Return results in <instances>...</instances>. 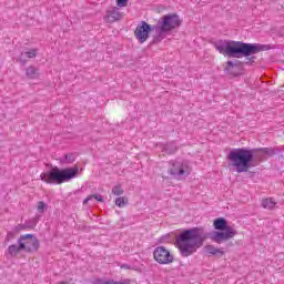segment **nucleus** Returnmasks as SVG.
<instances>
[{"mask_svg": "<svg viewBox=\"0 0 284 284\" xmlns=\"http://www.w3.org/2000/svg\"><path fill=\"white\" fill-rule=\"evenodd\" d=\"M215 50L223 54V57H229L231 59H246L245 64L252 65L258 52H266L271 49L268 44L261 43H246L243 41H233V40H217L213 43Z\"/></svg>", "mask_w": 284, "mask_h": 284, "instance_id": "1", "label": "nucleus"}, {"mask_svg": "<svg viewBox=\"0 0 284 284\" xmlns=\"http://www.w3.org/2000/svg\"><path fill=\"white\" fill-rule=\"evenodd\" d=\"M232 168H235L237 174L247 172L250 168H256L258 163L267 161L265 153L258 149L239 148L233 149L226 156Z\"/></svg>", "mask_w": 284, "mask_h": 284, "instance_id": "2", "label": "nucleus"}, {"mask_svg": "<svg viewBox=\"0 0 284 284\" xmlns=\"http://www.w3.org/2000/svg\"><path fill=\"white\" fill-rule=\"evenodd\" d=\"M203 243H205V233L200 227L184 230L175 239V247L184 257L192 256L199 247H203Z\"/></svg>", "mask_w": 284, "mask_h": 284, "instance_id": "3", "label": "nucleus"}, {"mask_svg": "<svg viewBox=\"0 0 284 284\" xmlns=\"http://www.w3.org/2000/svg\"><path fill=\"white\" fill-rule=\"evenodd\" d=\"M77 176H79V166L67 169H59L58 166H54L50 171L40 174V179L50 185L54 183L57 185H61V183L72 181V179H77Z\"/></svg>", "mask_w": 284, "mask_h": 284, "instance_id": "4", "label": "nucleus"}, {"mask_svg": "<svg viewBox=\"0 0 284 284\" xmlns=\"http://www.w3.org/2000/svg\"><path fill=\"white\" fill-rule=\"evenodd\" d=\"M181 26V18H179V14L176 13H169L163 16L159 22L156 28V34L153 36V40L151 43L158 44L168 37L169 32H172V30H176Z\"/></svg>", "mask_w": 284, "mask_h": 284, "instance_id": "5", "label": "nucleus"}, {"mask_svg": "<svg viewBox=\"0 0 284 284\" xmlns=\"http://www.w3.org/2000/svg\"><path fill=\"white\" fill-rule=\"evenodd\" d=\"M213 226L215 230L219 231L212 232L209 235V239H211L213 243H217L219 245H221V243H225V241H230V239H234V236L239 234V232L234 227L227 225V220H225L224 217L215 219L213 222Z\"/></svg>", "mask_w": 284, "mask_h": 284, "instance_id": "6", "label": "nucleus"}, {"mask_svg": "<svg viewBox=\"0 0 284 284\" xmlns=\"http://www.w3.org/2000/svg\"><path fill=\"white\" fill-rule=\"evenodd\" d=\"M151 32H155L156 34V26L152 27L148 24V22L142 21L141 24H139L134 31L135 39H138L140 43H145V41L150 39Z\"/></svg>", "mask_w": 284, "mask_h": 284, "instance_id": "7", "label": "nucleus"}, {"mask_svg": "<svg viewBox=\"0 0 284 284\" xmlns=\"http://www.w3.org/2000/svg\"><path fill=\"white\" fill-rule=\"evenodd\" d=\"M18 243L24 252H38L39 250V240L32 234L21 235Z\"/></svg>", "mask_w": 284, "mask_h": 284, "instance_id": "8", "label": "nucleus"}, {"mask_svg": "<svg viewBox=\"0 0 284 284\" xmlns=\"http://www.w3.org/2000/svg\"><path fill=\"white\" fill-rule=\"evenodd\" d=\"M153 258L160 265H170V263H174V255H172L165 246L155 247Z\"/></svg>", "mask_w": 284, "mask_h": 284, "instance_id": "9", "label": "nucleus"}, {"mask_svg": "<svg viewBox=\"0 0 284 284\" xmlns=\"http://www.w3.org/2000/svg\"><path fill=\"white\" fill-rule=\"evenodd\" d=\"M169 172L171 176H174L178 181H181V179L190 176V166L187 165V163L175 161L172 163V166L170 168Z\"/></svg>", "mask_w": 284, "mask_h": 284, "instance_id": "10", "label": "nucleus"}, {"mask_svg": "<svg viewBox=\"0 0 284 284\" xmlns=\"http://www.w3.org/2000/svg\"><path fill=\"white\" fill-rule=\"evenodd\" d=\"M119 19H121V12H119V8L113 7L106 10V14L104 17L106 23H114L115 21H119Z\"/></svg>", "mask_w": 284, "mask_h": 284, "instance_id": "11", "label": "nucleus"}, {"mask_svg": "<svg viewBox=\"0 0 284 284\" xmlns=\"http://www.w3.org/2000/svg\"><path fill=\"white\" fill-rule=\"evenodd\" d=\"M204 252L205 254H207L209 256H224L225 251L214 246V245H205L204 246Z\"/></svg>", "mask_w": 284, "mask_h": 284, "instance_id": "12", "label": "nucleus"}, {"mask_svg": "<svg viewBox=\"0 0 284 284\" xmlns=\"http://www.w3.org/2000/svg\"><path fill=\"white\" fill-rule=\"evenodd\" d=\"M37 57V49H33L31 51L22 52L19 61L22 62V65H26L27 60L26 59H34Z\"/></svg>", "mask_w": 284, "mask_h": 284, "instance_id": "13", "label": "nucleus"}, {"mask_svg": "<svg viewBox=\"0 0 284 284\" xmlns=\"http://www.w3.org/2000/svg\"><path fill=\"white\" fill-rule=\"evenodd\" d=\"M241 65H243V62H241L240 60H235L233 61H227L225 64V72H227L229 74H232V70H234V68H241Z\"/></svg>", "mask_w": 284, "mask_h": 284, "instance_id": "14", "label": "nucleus"}, {"mask_svg": "<svg viewBox=\"0 0 284 284\" xmlns=\"http://www.w3.org/2000/svg\"><path fill=\"white\" fill-rule=\"evenodd\" d=\"M23 248H21V244L19 243V245H16V244H11L6 254L9 255V256H17V254H19V252H21Z\"/></svg>", "mask_w": 284, "mask_h": 284, "instance_id": "15", "label": "nucleus"}, {"mask_svg": "<svg viewBox=\"0 0 284 284\" xmlns=\"http://www.w3.org/2000/svg\"><path fill=\"white\" fill-rule=\"evenodd\" d=\"M27 77L28 79H39V69L34 67L27 68Z\"/></svg>", "mask_w": 284, "mask_h": 284, "instance_id": "16", "label": "nucleus"}, {"mask_svg": "<svg viewBox=\"0 0 284 284\" xmlns=\"http://www.w3.org/2000/svg\"><path fill=\"white\" fill-rule=\"evenodd\" d=\"M276 202H274L273 199H265L262 201V207H264V210H274Z\"/></svg>", "mask_w": 284, "mask_h": 284, "instance_id": "17", "label": "nucleus"}, {"mask_svg": "<svg viewBox=\"0 0 284 284\" xmlns=\"http://www.w3.org/2000/svg\"><path fill=\"white\" fill-rule=\"evenodd\" d=\"M258 152H263L265 154L266 159L267 156H274L276 154V151L273 148H261L258 149Z\"/></svg>", "mask_w": 284, "mask_h": 284, "instance_id": "18", "label": "nucleus"}, {"mask_svg": "<svg viewBox=\"0 0 284 284\" xmlns=\"http://www.w3.org/2000/svg\"><path fill=\"white\" fill-rule=\"evenodd\" d=\"M92 199H95V201H99L100 203H103V196L99 194L89 195L84 201L83 205H88V202L92 201Z\"/></svg>", "mask_w": 284, "mask_h": 284, "instance_id": "19", "label": "nucleus"}, {"mask_svg": "<svg viewBox=\"0 0 284 284\" xmlns=\"http://www.w3.org/2000/svg\"><path fill=\"white\" fill-rule=\"evenodd\" d=\"M128 203H129V200L125 196L115 199V205H118V207H125V205H128Z\"/></svg>", "mask_w": 284, "mask_h": 284, "instance_id": "20", "label": "nucleus"}, {"mask_svg": "<svg viewBox=\"0 0 284 284\" xmlns=\"http://www.w3.org/2000/svg\"><path fill=\"white\" fill-rule=\"evenodd\" d=\"M94 284H130V282H128V281H123V282L119 281V282H116V281L97 280Z\"/></svg>", "mask_w": 284, "mask_h": 284, "instance_id": "21", "label": "nucleus"}, {"mask_svg": "<svg viewBox=\"0 0 284 284\" xmlns=\"http://www.w3.org/2000/svg\"><path fill=\"white\" fill-rule=\"evenodd\" d=\"M179 150L178 146H175V144H169L164 148V152L166 154H174V152H176Z\"/></svg>", "mask_w": 284, "mask_h": 284, "instance_id": "22", "label": "nucleus"}, {"mask_svg": "<svg viewBox=\"0 0 284 284\" xmlns=\"http://www.w3.org/2000/svg\"><path fill=\"white\" fill-rule=\"evenodd\" d=\"M125 191H123V189L121 187V185H115L112 189V194H114V196H121L124 194Z\"/></svg>", "mask_w": 284, "mask_h": 284, "instance_id": "23", "label": "nucleus"}, {"mask_svg": "<svg viewBox=\"0 0 284 284\" xmlns=\"http://www.w3.org/2000/svg\"><path fill=\"white\" fill-rule=\"evenodd\" d=\"M60 163H74V154H65L64 155V161L60 160Z\"/></svg>", "mask_w": 284, "mask_h": 284, "instance_id": "24", "label": "nucleus"}, {"mask_svg": "<svg viewBox=\"0 0 284 284\" xmlns=\"http://www.w3.org/2000/svg\"><path fill=\"white\" fill-rule=\"evenodd\" d=\"M47 204L43 201L38 202V212L42 214V212H45Z\"/></svg>", "mask_w": 284, "mask_h": 284, "instance_id": "25", "label": "nucleus"}, {"mask_svg": "<svg viewBox=\"0 0 284 284\" xmlns=\"http://www.w3.org/2000/svg\"><path fill=\"white\" fill-rule=\"evenodd\" d=\"M118 8H125L128 6V0H116Z\"/></svg>", "mask_w": 284, "mask_h": 284, "instance_id": "26", "label": "nucleus"}, {"mask_svg": "<svg viewBox=\"0 0 284 284\" xmlns=\"http://www.w3.org/2000/svg\"><path fill=\"white\" fill-rule=\"evenodd\" d=\"M121 267H122V270H130V265H128V264H123V265H121Z\"/></svg>", "mask_w": 284, "mask_h": 284, "instance_id": "27", "label": "nucleus"}]
</instances>
